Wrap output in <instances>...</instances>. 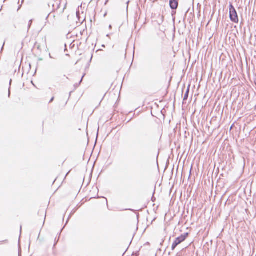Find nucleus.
<instances>
[{"mask_svg":"<svg viewBox=\"0 0 256 256\" xmlns=\"http://www.w3.org/2000/svg\"><path fill=\"white\" fill-rule=\"evenodd\" d=\"M230 17L232 22L235 23H238V18L237 12L236 9L232 4L230 6Z\"/></svg>","mask_w":256,"mask_h":256,"instance_id":"f257e3e1","label":"nucleus"},{"mask_svg":"<svg viewBox=\"0 0 256 256\" xmlns=\"http://www.w3.org/2000/svg\"><path fill=\"white\" fill-rule=\"evenodd\" d=\"M186 236H187V234H184V235H182L180 236H179L178 238H176L172 244V250H174L178 245L182 242H184L185 240V239L186 237Z\"/></svg>","mask_w":256,"mask_h":256,"instance_id":"f03ea898","label":"nucleus"},{"mask_svg":"<svg viewBox=\"0 0 256 256\" xmlns=\"http://www.w3.org/2000/svg\"><path fill=\"white\" fill-rule=\"evenodd\" d=\"M170 8L173 9L175 10L178 8V2L177 0H170Z\"/></svg>","mask_w":256,"mask_h":256,"instance_id":"7ed1b4c3","label":"nucleus"},{"mask_svg":"<svg viewBox=\"0 0 256 256\" xmlns=\"http://www.w3.org/2000/svg\"><path fill=\"white\" fill-rule=\"evenodd\" d=\"M32 20H30V22H29V26H28V28H30V25H31V24H32Z\"/></svg>","mask_w":256,"mask_h":256,"instance_id":"20e7f679","label":"nucleus"},{"mask_svg":"<svg viewBox=\"0 0 256 256\" xmlns=\"http://www.w3.org/2000/svg\"><path fill=\"white\" fill-rule=\"evenodd\" d=\"M54 98H52L51 99V100H50V102H52L54 100Z\"/></svg>","mask_w":256,"mask_h":256,"instance_id":"39448f33","label":"nucleus"},{"mask_svg":"<svg viewBox=\"0 0 256 256\" xmlns=\"http://www.w3.org/2000/svg\"><path fill=\"white\" fill-rule=\"evenodd\" d=\"M10 96V90H8V96Z\"/></svg>","mask_w":256,"mask_h":256,"instance_id":"423d86ee","label":"nucleus"},{"mask_svg":"<svg viewBox=\"0 0 256 256\" xmlns=\"http://www.w3.org/2000/svg\"><path fill=\"white\" fill-rule=\"evenodd\" d=\"M109 28H110V29H111V28H112V26H111V25H110V26H109Z\"/></svg>","mask_w":256,"mask_h":256,"instance_id":"0eeeda50","label":"nucleus"}]
</instances>
